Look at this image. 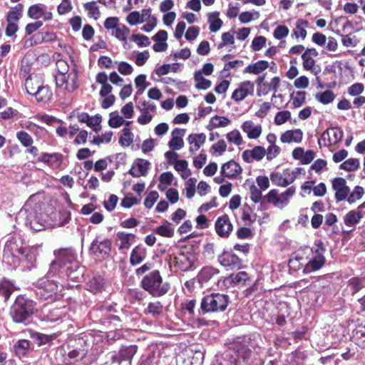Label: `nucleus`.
<instances>
[{"instance_id":"b1692460","label":"nucleus","mask_w":365,"mask_h":365,"mask_svg":"<svg viewBox=\"0 0 365 365\" xmlns=\"http://www.w3.org/2000/svg\"><path fill=\"white\" fill-rule=\"evenodd\" d=\"M266 154V149L260 145H257L252 149L245 150L242 153V158L247 163L253 161H260Z\"/></svg>"},{"instance_id":"09e8293b","label":"nucleus","mask_w":365,"mask_h":365,"mask_svg":"<svg viewBox=\"0 0 365 365\" xmlns=\"http://www.w3.org/2000/svg\"><path fill=\"white\" fill-rule=\"evenodd\" d=\"M39 160L50 166L59 165L61 161V155L58 153H43Z\"/></svg>"},{"instance_id":"f704fd0d","label":"nucleus","mask_w":365,"mask_h":365,"mask_svg":"<svg viewBox=\"0 0 365 365\" xmlns=\"http://www.w3.org/2000/svg\"><path fill=\"white\" fill-rule=\"evenodd\" d=\"M43 84V82L41 76L31 75L26 78L25 81V88L29 95L34 96Z\"/></svg>"},{"instance_id":"f03ea898","label":"nucleus","mask_w":365,"mask_h":365,"mask_svg":"<svg viewBox=\"0 0 365 365\" xmlns=\"http://www.w3.org/2000/svg\"><path fill=\"white\" fill-rule=\"evenodd\" d=\"M56 259L51 262L50 270L56 273L58 271L62 278L67 277L78 279L76 274L78 269V263L73 251L70 249H60L54 251Z\"/></svg>"},{"instance_id":"bf43d9fd","label":"nucleus","mask_w":365,"mask_h":365,"mask_svg":"<svg viewBox=\"0 0 365 365\" xmlns=\"http://www.w3.org/2000/svg\"><path fill=\"white\" fill-rule=\"evenodd\" d=\"M135 85L138 88L137 93L142 94L145 88L150 85L146 80V76L145 74H140L135 78Z\"/></svg>"},{"instance_id":"338daca9","label":"nucleus","mask_w":365,"mask_h":365,"mask_svg":"<svg viewBox=\"0 0 365 365\" xmlns=\"http://www.w3.org/2000/svg\"><path fill=\"white\" fill-rule=\"evenodd\" d=\"M227 145L225 140H219L211 147L213 155H222L227 150Z\"/></svg>"},{"instance_id":"9d476101","label":"nucleus","mask_w":365,"mask_h":365,"mask_svg":"<svg viewBox=\"0 0 365 365\" xmlns=\"http://www.w3.org/2000/svg\"><path fill=\"white\" fill-rule=\"evenodd\" d=\"M317 247L312 248V252L314 254V257L309 260L304 268V272L311 273L321 269L325 264V257L324 256V248L322 242L319 241L316 243Z\"/></svg>"},{"instance_id":"a19ab883","label":"nucleus","mask_w":365,"mask_h":365,"mask_svg":"<svg viewBox=\"0 0 365 365\" xmlns=\"http://www.w3.org/2000/svg\"><path fill=\"white\" fill-rule=\"evenodd\" d=\"M352 339L360 347H365V325L359 324L352 332Z\"/></svg>"},{"instance_id":"774afa93","label":"nucleus","mask_w":365,"mask_h":365,"mask_svg":"<svg viewBox=\"0 0 365 365\" xmlns=\"http://www.w3.org/2000/svg\"><path fill=\"white\" fill-rule=\"evenodd\" d=\"M291 118V113L289 110H283L277 113L275 115L274 122L277 125H281L285 123Z\"/></svg>"},{"instance_id":"ea45409f","label":"nucleus","mask_w":365,"mask_h":365,"mask_svg":"<svg viewBox=\"0 0 365 365\" xmlns=\"http://www.w3.org/2000/svg\"><path fill=\"white\" fill-rule=\"evenodd\" d=\"M218 11L210 12L207 14V21L210 24V30L211 32H217L222 26V21L219 17Z\"/></svg>"},{"instance_id":"0e129e2a","label":"nucleus","mask_w":365,"mask_h":365,"mask_svg":"<svg viewBox=\"0 0 365 365\" xmlns=\"http://www.w3.org/2000/svg\"><path fill=\"white\" fill-rule=\"evenodd\" d=\"M364 284L365 281L358 277H352L348 282L349 286L353 291V295L358 292L359 290H361L364 287Z\"/></svg>"},{"instance_id":"e2e57ef3","label":"nucleus","mask_w":365,"mask_h":365,"mask_svg":"<svg viewBox=\"0 0 365 365\" xmlns=\"http://www.w3.org/2000/svg\"><path fill=\"white\" fill-rule=\"evenodd\" d=\"M16 138L24 147H29L33 144L32 137L26 132L21 130L16 133Z\"/></svg>"},{"instance_id":"3c124183","label":"nucleus","mask_w":365,"mask_h":365,"mask_svg":"<svg viewBox=\"0 0 365 365\" xmlns=\"http://www.w3.org/2000/svg\"><path fill=\"white\" fill-rule=\"evenodd\" d=\"M226 138L227 141L237 146H240L244 143V140L240 130L237 129H233L226 134Z\"/></svg>"},{"instance_id":"6e6552de","label":"nucleus","mask_w":365,"mask_h":365,"mask_svg":"<svg viewBox=\"0 0 365 365\" xmlns=\"http://www.w3.org/2000/svg\"><path fill=\"white\" fill-rule=\"evenodd\" d=\"M33 309L31 301L26 300L23 297L17 298L11 307V315L15 322L21 323L32 315Z\"/></svg>"},{"instance_id":"473e14b6","label":"nucleus","mask_w":365,"mask_h":365,"mask_svg":"<svg viewBox=\"0 0 365 365\" xmlns=\"http://www.w3.org/2000/svg\"><path fill=\"white\" fill-rule=\"evenodd\" d=\"M150 163L144 159L137 160L130 170V174L133 177L145 176L150 169Z\"/></svg>"},{"instance_id":"9b49d317","label":"nucleus","mask_w":365,"mask_h":365,"mask_svg":"<svg viewBox=\"0 0 365 365\" xmlns=\"http://www.w3.org/2000/svg\"><path fill=\"white\" fill-rule=\"evenodd\" d=\"M77 78V73L73 68L67 74H57L56 76V84L58 88H61L68 93H71L78 87L76 83Z\"/></svg>"},{"instance_id":"a878e982","label":"nucleus","mask_w":365,"mask_h":365,"mask_svg":"<svg viewBox=\"0 0 365 365\" xmlns=\"http://www.w3.org/2000/svg\"><path fill=\"white\" fill-rule=\"evenodd\" d=\"M304 137L303 131L299 128L287 130L280 135V141L282 143H301Z\"/></svg>"},{"instance_id":"72a5a7b5","label":"nucleus","mask_w":365,"mask_h":365,"mask_svg":"<svg viewBox=\"0 0 365 365\" xmlns=\"http://www.w3.org/2000/svg\"><path fill=\"white\" fill-rule=\"evenodd\" d=\"M309 27V22L303 19L296 21L295 27L292 31V38L304 40L307 36V29Z\"/></svg>"},{"instance_id":"58836bf2","label":"nucleus","mask_w":365,"mask_h":365,"mask_svg":"<svg viewBox=\"0 0 365 365\" xmlns=\"http://www.w3.org/2000/svg\"><path fill=\"white\" fill-rule=\"evenodd\" d=\"M130 121H125L124 118L119 115L118 110L113 111L109 115L108 125L111 128H117L123 125L127 127L130 125Z\"/></svg>"},{"instance_id":"864d4df0","label":"nucleus","mask_w":365,"mask_h":365,"mask_svg":"<svg viewBox=\"0 0 365 365\" xmlns=\"http://www.w3.org/2000/svg\"><path fill=\"white\" fill-rule=\"evenodd\" d=\"M104 279L101 277H94L88 283V289L94 294L102 292L104 288Z\"/></svg>"},{"instance_id":"c756f323","label":"nucleus","mask_w":365,"mask_h":365,"mask_svg":"<svg viewBox=\"0 0 365 365\" xmlns=\"http://www.w3.org/2000/svg\"><path fill=\"white\" fill-rule=\"evenodd\" d=\"M152 39L155 43L153 46V49L155 52H164L168 49V45L167 43L168 32L165 30H160L153 37Z\"/></svg>"},{"instance_id":"7c9ffc66","label":"nucleus","mask_w":365,"mask_h":365,"mask_svg":"<svg viewBox=\"0 0 365 365\" xmlns=\"http://www.w3.org/2000/svg\"><path fill=\"white\" fill-rule=\"evenodd\" d=\"M206 135L205 133H192L188 135L187 140L190 144L189 151L195 153L205 143Z\"/></svg>"},{"instance_id":"4be33fe9","label":"nucleus","mask_w":365,"mask_h":365,"mask_svg":"<svg viewBox=\"0 0 365 365\" xmlns=\"http://www.w3.org/2000/svg\"><path fill=\"white\" fill-rule=\"evenodd\" d=\"M251 344L250 339H245L242 341L235 344V349L237 354L238 359L235 365H240V359L245 362L250 359L251 355L250 347H252Z\"/></svg>"},{"instance_id":"f3484780","label":"nucleus","mask_w":365,"mask_h":365,"mask_svg":"<svg viewBox=\"0 0 365 365\" xmlns=\"http://www.w3.org/2000/svg\"><path fill=\"white\" fill-rule=\"evenodd\" d=\"M171 260L175 267L185 272L189 270L192 267L195 262V256L189 252H180L174 256Z\"/></svg>"},{"instance_id":"dca6fc26","label":"nucleus","mask_w":365,"mask_h":365,"mask_svg":"<svg viewBox=\"0 0 365 365\" xmlns=\"http://www.w3.org/2000/svg\"><path fill=\"white\" fill-rule=\"evenodd\" d=\"M215 228L216 233L221 237H228L233 230V225L227 215L217 217Z\"/></svg>"},{"instance_id":"de8ad7c7","label":"nucleus","mask_w":365,"mask_h":365,"mask_svg":"<svg viewBox=\"0 0 365 365\" xmlns=\"http://www.w3.org/2000/svg\"><path fill=\"white\" fill-rule=\"evenodd\" d=\"M195 87L198 90L208 89L212 83L210 80L205 78L200 71H195L194 73Z\"/></svg>"},{"instance_id":"4468645a","label":"nucleus","mask_w":365,"mask_h":365,"mask_svg":"<svg viewBox=\"0 0 365 365\" xmlns=\"http://www.w3.org/2000/svg\"><path fill=\"white\" fill-rule=\"evenodd\" d=\"M27 15L32 19H42L44 21H48L53 19V14L46 10V6L41 4L30 6L27 11Z\"/></svg>"},{"instance_id":"f257e3e1","label":"nucleus","mask_w":365,"mask_h":365,"mask_svg":"<svg viewBox=\"0 0 365 365\" xmlns=\"http://www.w3.org/2000/svg\"><path fill=\"white\" fill-rule=\"evenodd\" d=\"M38 198L37 195H31L24 205V210L29 212L27 220L33 230L39 231L50 227H61L69 221L70 216L66 212L54 211L49 215L39 212L41 207L37 204Z\"/></svg>"},{"instance_id":"39448f33","label":"nucleus","mask_w":365,"mask_h":365,"mask_svg":"<svg viewBox=\"0 0 365 365\" xmlns=\"http://www.w3.org/2000/svg\"><path fill=\"white\" fill-rule=\"evenodd\" d=\"M142 286L151 295L157 297L164 295L169 289L168 284L163 283L160 272L157 270L144 277L142 280Z\"/></svg>"},{"instance_id":"412c9836","label":"nucleus","mask_w":365,"mask_h":365,"mask_svg":"<svg viewBox=\"0 0 365 365\" xmlns=\"http://www.w3.org/2000/svg\"><path fill=\"white\" fill-rule=\"evenodd\" d=\"M111 245L109 239L98 237L91 243V250L95 255H106L110 251Z\"/></svg>"},{"instance_id":"20e7f679","label":"nucleus","mask_w":365,"mask_h":365,"mask_svg":"<svg viewBox=\"0 0 365 365\" xmlns=\"http://www.w3.org/2000/svg\"><path fill=\"white\" fill-rule=\"evenodd\" d=\"M126 21L130 26L145 23L140 30L146 33L151 32L158 24V19L152 15L150 9H145L141 11H134L130 12L126 17Z\"/></svg>"},{"instance_id":"c9c22d12","label":"nucleus","mask_w":365,"mask_h":365,"mask_svg":"<svg viewBox=\"0 0 365 365\" xmlns=\"http://www.w3.org/2000/svg\"><path fill=\"white\" fill-rule=\"evenodd\" d=\"M147 255V250L142 245L135 246L130 257V262L132 265L135 266L140 264L145 259Z\"/></svg>"},{"instance_id":"6ab92c4d","label":"nucleus","mask_w":365,"mask_h":365,"mask_svg":"<svg viewBox=\"0 0 365 365\" xmlns=\"http://www.w3.org/2000/svg\"><path fill=\"white\" fill-rule=\"evenodd\" d=\"M137 351V347L130 346L120 350L118 355L111 356L112 362H118L120 365H131V359Z\"/></svg>"},{"instance_id":"69168bd1","label":"nucleus","mask_w":365,"mask_h":365,"mask_svg":"<svg viewBox=\"0 0 365 365\" xmlns=\"http://www.w3.org/2000/svg\"><path fill=\"white\" fill-rule=\"evenodd\" d=\"M197 180L194 178L188 179L185 182V190L186 192V197L192 198L195 193Z\"/></svg>"},{"instance_id":"7ed1b4c3","label":"nucleus","mask_w":365,"mask_h":365,"mask_svg":"<svg viewBox=\"0 0 365 365\" xmlns=\"http://www.w3.org/2000/svg\"><path fill=\"white\" fill-rule=\"evenodd\" d=\"M55 274L56 272L49 269L46 275L38 281L36 294L41 299L53 302L63 296L62 286L56 279H51Z\"/></svg>"},{"instance_id":"680f3d73","label":"nucleus","mask_w":365,"mask_h":365,"mask_svg":"<svg viewBox=\"0 0 365 365\" xmlns=\"http://www.w3.org/2000/svg\"><path fill=\"white\" fill-rule=\"evenodd\" d=\"M120 143L124 146H129L133 141V135L128 126L123 130V134L120 138Z\"/></svg>"},{"instance_id":"8fccbe9b","label":"nucleus","mask_w":365,"mask_h":365,"mask_svg":"<svg viewBox=\"0 0 365 365\" xmlns=\"http://www.w3.org/2000/svg\"><path fill=\"white\" fill-rule=\"evenodd\" d=\"M218 270L212 267H203L198 274V279L200 282H208L213 276L218 274Z\"/></svg>"},{"instance_id":"5fc2aeb1","label":"nucleus","mask_w":365,"mask_h":365,"mask_svg":"<svg viewBox=\"0 0 365 365\" xmlns=\"http://www.w3.org/2000/svg\"><path fill=\"white\" fill-rule=\"evenodd\" d=\"M335 98L334 92L331 90H327L323 92H318L315 94V99L322 104H329Z\"/></svg>"},{"instance_id":"37998d69","label":"nucleus","mask_w":365,"mask_h":365,"mask_svg":"<svg viewBox=\"0 0 365 365\" xmlns=\"http://www.w3.org/2000/svg\"><path fill=\"white\" fill-rule=\"evenodd\" d=\"M364 193V188L361 186L356 185L351 192L349 191L346 200L349 205L355 204L363 197Z\"/></svg>"},{"instance_id":"4d7b16f0","label":"nucleus","mask_w":365,"mask_h":365,"mask_svg":"<svg viewBox=\"0 0 365 365\" xmlns=\"http://www.w3.org/2000/svg\"><path fill=\"white\" fill-rule=\"evenodd\" d=\"M360 163L356 158H349L340 165V169L346 171H355L358 170Z\"/></svg>"},{"instance_id":"6e6d98bb","label":"nucleus","mask_w":365,"mask_h":365,"mask_svg":"<svg viewBox=\"0 0 365 365\" xmlns=\"http://www.w3.org/2000/svg\"><path fill=\"white\" fill-rule=\"evenodd\" d=\"M14 289V285L8 280H2L0 282V294L7 301Z\"/></svg>"},{"instance_id":"393cba45","label":"nucleus","mask_w":365,"mask_h":365,"mask_svg":"<svg viewBox=\"0 0 365 365\" xmlns=\"http://www.w3.org/2000/svg\"><path fill=\"white\" fill-rule=\"evenodd\" d=\"M218 262L221 265L230 270L239 268L241 264L239 257L229 252H225L220 255Z\"/></svg>"},{"instance_id":"052dcab7","label":"nucleus","mask_w":365,"mask_h":365,"mask_svg":"<svg viewBox=\"0 0 365 365\" xmlns=\"http://www.w3.org/2000/svg\"><path fill=\"white\" fill-rule=\"evenodd\" d=\"M29 349V341L26 339L19 340L14 345V350L19 356H24Z\"/></svg>"},{"instance_id":"2eb2a0df","label":"nucleus","mask_w":365,"mask_h":365,"mask_svg":"<svg viewBox=\"0 0 365 365\" xmlns=\"http://www.w3.org/2000/svg\"><path fill=\"white\" fill-rule=\"evenodd\" d=\"M240 128L249 140H257L262 133V125L252 120H245Z\"/></svg>"},{"instance_id":"5701e85b","label":"nucleus","mask_w":365,"mask_h":365,"mask_svg":"<svg viewBox=\"0 0 365 365\" xmlns=\"http://www.w3.org/2000/svg\"><path fill=\"white\" fill-rule=\"evenodd\" d=\"M241 166L235 160H230L222 165L220 174L229 179H235L242 173Z\"/></svg>"},{"instance_id":"49530a36","label":"nucleus","mask_w":365,"mask_h":365,"mask_svg":"<svg viewBox=\"0 0 365 365\" xmlns=\"http://www.w3.org/2000/svg\"><path fill=\"white\" fill-rule=\"evenodd\" d=\"M23 10L24 6L21 4L11 8L8 12L6 21L16 23L22 17Z\"/></svg>"},{"instance_id":"e433bc0d","label":"nucleus","mask_w":365,"mask_h":365,"mask_svg":"<svg viewBox=\"0 0 365 365\" xmlns=\"http://www.w3.org/2000/svg\"><path fill=\"white\" fill-rule=\"evenodd\" d=\"M231 124V120L226 116L215 115L212 117L207 125L208 130L216 128H225Z\"/></svg>"},{"instance_id":"0eeeda50","label":"nucleus","mask_w":365,"mask_h":365,"mask_svg":"<svg viewBox=\"0 0 365 365\" xmlns=\"http://www.w3.org/2000/svg\"><path fill=\"white\" fill-rule=\"evenodd\" d=\"M295 192L296 187L294 186L289 187L282 192H279L277 189H272L265 195V198L267 202L274 207L283 210L289 204L290 200Z\"/></svg>"},{"instance_id":"bb28decb","label":"nucleus","mask_w":365,"mask_h":365,"mask_svg":"<svg viewBox=\"0 0 365 365\" xmlns=\"http://www.w3.org/2000/svg\"><path fill=\"white\" fill-rule=\"evenodd\" d=\"M136 236L132 233L118 232L116 234V245L120 250H128L135 242Z\"/></svg>"},{"instance_id":"423d86ee","label":"nucleus","mask_w":365,"mask_h":365,"mask_svg":"<svg viewBox=\"0 0 365 365\" xmlns=\"http://www.w3.org/2000/svg\"><path fill=\"white\" fill-rule=\"evenodd\" d=\"M229 303L227 295L220 293H213L204 297L200 304L203 312H218L226 309Z\"/></svg>"},{"instance_id":"13d9d810","label":"nucleus","mask_w":365,"mask_h":365,"mask_svg":"<svg viewBox=\"0 0 365 365\" xmlns=\"http://www.w3.org/2000/svg\"><path fill=\"white\" fill-rule=\"evenodd\" d=\"M154 232L165 237H172L174 235V228L168 224H164L156 227Z\"/></svg>"},{"instance_id":"1a4fd4ad","label":"nucleus","mask_w":365,"mask_h":365,"mask_svg":"<svg viewBox=\"0 0 365 365\" xmlns=\"http://www.w3.org/2000/svg\"><path fill=\"white\" fill-rule=\"evenodd\" d=\"M343 135V130L340 128H329L321 135L318 140L319 145L320 148L322 146L329 148L331 151H333L338 147V144L341 142Z\"/></svg>"},{"instance_id":"a18cd8bd","label":"nucleus","mask_w":365,"mask_h":365,"mask_svg":"<svg viewBox=\"0 0 365 365\" xmlns=\"http://www.w3.org/2000/svg\"><path fill=\"white\" fill-rule=\"evenodd\" d=\"M130 32V29L128 26L124 24H120L113 31L112 35L118 41L125 43H127L128 36H129Z\"/></svg>"},{"instance_id":"4c0bfd02","label":"nucleus","mask_w":365,"mask_h":365,"mask_svg":"<svg viewBox=\"0 0 365 365\" xmlns=\"http://www.w3.org/2000/svg\"><path fill=\"white\" fill-rule=\"evenodd\" d=\"M269 67V63L267 61L260 60L254 63L248 65L245 69L244 73L259 75Z\"/></svg>"},{"instance_id":"f8f14e48","label":"nucleus","mask_w":365,"mask_h":365,"mask_svg":"<svg viewBox=\"0 0 365 365\" xmlns=\"http://www.w3.org/2000/svg\"><path fill=\"white\" fill-rule=\"evenodd\" d=\"M140 115L137 121L140 125H147L153 120V115L156 113V106L149 101H143L138 106Z\"/></svg>"},{"instance_id":"79ce46f5","label":"nucleus","mask_w":365,"mask_h":365,"mask_svg":"<svg viewBox=\"0 0 365 365\" xmlns=\"http://www.w3.org/2000/svg\"><path fill=\"white\" fill-rule=\"evenodd\" d=\"M34 96L36 98L37 101L46 103L51 99L53 93L48 86H44L43 84Z\"/></svg>"},{"instance_id":"a211bd4d","label":"nucleus","mask_w":365,"mask_h":365,"mask_svg":"<svg viewBox=\"0 0 365 365\" xmlns=\"http://www.w3.org/2000/svg\"><path fill=\"white\" fill-rule=\"evenodd\" d=\"M334 190V197L337 202L345 200L349 193V187L346 180L343 178H336L331 182Z\"/></svg>"},{"instance_id":"c03bdc74","label":"nucleus","mask_w":365,"mask_h":365,"mask_svg":"<svg viewBox=\"0 0 365 365\" xmlns=\"http://www.w3.org/2000/svg\"><path fill=\"white\" fill-rule=\"evenodd\" d=\"M83 8L87 11L89 18L98 20L101 16V11L98 4L95 1L87 2L83 4Z\"/></svg>"},{"instance_id":"603ef678","label":"nucleus","mask_w":365,"mask_h":365,"mask_svg":"<svg viewBox=\"0 0 365 365\" xmlns=\"http://www.w3.org/2000/svg\"><path fill=\"white\" fill-rule=\"evenodd\" d=\"M173 178L174 177L172 173H163L159 178V184L158 185V188L160 191L167 190L168 187L172 184Z\"/></svg>"},{"instance_id":"aec40b11","label":"nucleus","mask_w":365,"mask_h":365,"mask_svg":"<svg viewBox=\"0 0 365 365\" xmlns=\"http://www.w3.org/2000/svg\"><path fill=\"white\" fill-rule=\"evenodd\" d=\"M365 209V201L356 210H350L344 217L343 221L346 226L354 227L363 217V210Z\"/></svg>"},{"instance_id":"cd10ccee","label":"nucleus","mask_w":365,"mask_h":365,"mask_svg":"<svg viewBox=\"0 0 365 365\" xmlns=\"http://www.w3.org/2000/svg\"><path fill=\"white\" fill-rule=\"evenodd\" d=\"M40 245L21 247L17 250L18 253L29 264L32 265L36 261V256L38 255Z\"/></svg>"},{"instance_id":"c85d7f7f","label":"nucleus","mask_w":365,"mask_h":365,"mask_svg":"<svg viewBox=\"0 0 365 365\" xmlns=\"http://www.w3.org/2000/svg\"><path fill=\"white\" fill-rule=\"evenodd\" d=\"M185 130L176 128L171 133V139L168 142L169 148L173 150H179L184 146L183 136Z\"/></svg>"},{"instance_id":"ddd939ff","label":"nucleus","mask_w":365,"mask_h":365,"mask_svg":"<svg viewBox=\"0 0 365 365\" xmlns=\"http://www.w3.org/2000/svg\"><path fill=\"white\" fill-rule=\"evenodd\" d=\"M255 83L250 81L241 82L237 88L233 91L231 98L235 102H240L249 96H253Z\"/></svg>"},{"instance_id":"2f4dec72","label":"nucleus","mask_w":365,"mask_h":365,"mask_svg":"<svg viewBox=\"0 0 365 365\" xmlns=\"http://www.w3.org/2000/svg\"><path fill=\"white\" fill-rule=\"evenodd\" d=\"M280 85V78L277 76H275L272 78L269 83L265 82L259 89H257V94L259 97L262 96H266L271 91H274V94L272 95V98H275L277 96L275 93L279 88Z\"/></svg>"}]
</instances>
